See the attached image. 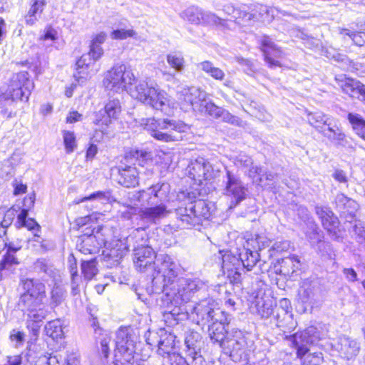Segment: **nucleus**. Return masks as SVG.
I'll return each instance as SVG.
<instances>
[{
	"mask_svg": "<svg viewBox=\"0 0 365 365\" xmlns=\"http://www.w3.org/2000/svg\"><path fill=\"white\" fill-rule=\"evenodd\" d=\"M126 241L133 243L135 268L141 272L152 273L151 287L148 289V292L150 294H163L161 302L164 304H181L189 299L193 290L202 285L198 279L178 278L181 270L180 264L168 255H156L153 249L146 245L148 236L145 229L134 230Z\"/></svg>",
	"mask_w": 365,
	"mask_h": 365,
	"instance_id": "nucleus-1",
	"label": "nucleus"
},
{
	"mask_svg": "<svg viewBox=\"0 0 365 365\" xmlns=\"http://www.w3.org/2000/svg\"><path fill=\"white\" fill-rule=\"evenodd\" d=\"M170 185L168 183H157L133 194V198L140 203L142 207L138 215L142 220L155 223L157 220L166 216Z\"/></svg>",
	"mask_w": 365,
	"mask_h": 365,
	"instance_id": "nucleus-2",
	"label": "nucleus"
},
{
	"mask_svg": "<svg viewBox=\"0 0 365 365\" xmlns=\"http://www.w3.org/2000/svg\"><path fill=\"white\" fill-rule=\"evenodd\" d=\"M22 287L24 292L18 301V309L26 315L28 322H41L48 313L43 303L45 284L38 279L28 278L22 280Z\"/></svg>",
	"mask_w": 365,
	"mask_h": 365,
	"instance_id": "nucleus-3",
	"label": "nucleus"
},
{
	"mask_svg": "<svg viewBox=\"0 0 365 365\" xmlns=\"http://www.w3.org/2000/svg\"><path fill=\"white\" fill-rule=\"evenodd\" d=\"M140 124L155 139L166 143L182 140L190 129L184 122L168 118H142Z\"/></svg>",
	"mask_w": 365,
	"mask_h": 365,
	"instance_id": "nucleus-4",
	"label": "nucleus"
},
{
	"mask_svg": "<svg viewBox=\"0 0 365 365\" xmlns=\"http://www.w3.org/2000/svg\"><path fill=\"white\" fill-rule=\"evenodd\" d=\"M322 336L317 327L310 326L302 331L297 332L286 339L297 349V356L302 365H319L322 362V353H309V346L315 344Z\"/></svg>",
	"mask_w": 365,
	"mask_h": 365,
	"instance_id": "nucleus-5",
	"label": "nucleus"
},
{
	"mask_svg": "<svg viewBox=\"0 0 365 365\" xmlns=\"http://www.w3.org/2000/svg\"><path fill=\"white\" fill-rule=\"evenodd\" d=\"M198 280L202 283V285L190 293V297L187 301H185L179 305H175L173 303L165 305L163 304V302H162L161 305L168 309L173 306L174 307L173 309L167 310L173 316H177L179 315L180 312H185L187 314H190V317L196 321L197 324L205 325L210 322L214 317L213 314H215V310L217 307L215 301L212 298H206L196 303L195 305H185V304L190 300L192 294L204 287V284L200 279Z\"/></svg>",
	"mask_w": 365,
	"mask_h": 365,
	"instance_id": "nucleus-6",
	"label": "nucleus"
},
{
	"mask_svg": "<svg viewBox=\"0 0 365 365\" xmlns=\"http://www.w3.org/2000/svg\"><path fill=\"white\" fill-rule=\"evenodd\" d=\"M150 158V153L144 150L133 149L125 154L124 160L130 164L120 165L118 168L117 181L125 187H135L138 185V171L135 166L138 164L143 166L144 163Z\"/></svg>",
	"mask_w": 365,
	"mask_h": 365,
	"instance_id": "nucleus-7",
	"label": "nucleus"
},
{
	"mask_svg": "<svg viewBox=\"0 0 365 365\" xmlns=\"http://www.w3.org/2000/svg\"><path fill=\"white\" fill-rule=\"evenodd\" d=\"M132 96L153 109L169 115L170 101L168 94L146 81H140L132 91Z\"/></svg>",
	"mask_w": 365,
	"mask_h": 365,
	"instance_id": "nucleus-8",
	"label": "nucleus"
},
{
	"mask_svg": "<svg viewBox=\"0 0 365 365\" xmlns=\"http://www.w3.org/2000/svg\"><path fill=\"white\" fill-rule=\"evenodd\" d=\"M178 227L189 228L202 222V219H208L210 210L208 204L203 200L190 202L185 207H179L175 210Z\"/></svg>",
	"mask_w": 365,
	"mask_h": 365,
	"instance_id": "nucleus-9",
	"label": "nucleus"
},
{
	"mask_svg": "<svg viewBox=\"0 0 365 365\" xmlns=\"http://www.w3.org/2000/svg\"><path fill=\"white\" fill-rule=\"evenodd\" d=\"M135 81L130 68L125 64H116L108 71L103 80V84L108 91L118 93L127 89Z\"/></svg>",
	"mask_w": 365,
	"mask_h": 365,
	"instance_id": "nucleus-10",
	"label": "nucleus"
},
{
	"mask_svg": "<svg viewBox=\"0 0 365 365\" xmlns=\"http://www.w3.org/2000/svg\"><path fill=\"white\" fill-rule=\"evenodd\" d=\"M138 340V334L133 328H119L115 333V361L133 360Z\"/></svg>",
	"mask_w": 365,
	"mask_h": 365,
	"instance_id": "nucleus-11",
	"label": "nucleus"
},
{
	"mask_svg": "<svg viewBox=\"0 0 365 365\" xmlns=\"http://www.w3.org/2000/svg\"><path fill=\"white\" fill-rule=\"evenodd\" d=\"M248 346L246 334L239 329H233L228 333L222 349L225 354H229L234 360L246 359Z\"/></svg>",
	"mask_w": 365,
	"mask_h": 365,
	"instance_id": "nucleus-12",
	"label": "nucleus"
},
{
	"mask_svg": "<svg viewBox=\"0 0 365 365\" xmlns=\"http://www.w3.org/2000/svg\"><path fill=\"white\" fill-rule=\"evenodd\" d=\"M34 88V84L29 79V73L20 72L12 75L6 91L15 101H27Z\"/></svg>",
	"mask_w": 365,
	"mask_h": 365,
	"instance_id": "nucleus-13",
	"label": "nucleus"
},
{
	"mask_svg": "<svg viewBox=\"0 0 365 365\" xmlns=\"http://www.w3.org/2000/svg\"><path fill=\"white\" fill-rule=\"evenodd\" d=\"M206 98L207 93L195 87L184 88L178 93L179 103L185 111L193 110L199 112Z\"/></svg>",
	"mask_w": 365,
	"mask_h": 365,
	"instance_id": "nucleus-14",
	"label": "nucleus"
},
{
	"mask_svg": "<svg viewBox=\"0 0 365 365\" xmlns=\"http://www.w3.org/2000/svg\"><path fill=\"white\" fill-rule=\"evenodd\" d=\"M189 177L195 184L200 185L203 181L215 178L218 170H215L212 165L203 158H198L190 162L187 167Z\"/></svg>",
	"mask_w": 365,
	"mask_h": 365,
	"instance_id": "nucleus-15",
	"label": "nucleus"
},
{
	"mask_svg": "<svg viewBox=\"0 0 365 365\" xmlns=\"http://www.w3.org/2000/svg\"><path fill=\"white\" fill-rule=\"evenodd\" d=\"M185 353L188 356L193 365H206V362L201 355L202 341L201 334L195 331L190 330L185 333Z\"/></svg>",
	"mask_w": 365,
	"mask_h": 365,
	"instance_id": "nucleus-16",
	"label": "nucleus"
},
{
	"mask_svg": "<svg viewBox=\"0 0 365 365\" xmlns=\"http://www.w3.org/2000/svg\"><path fill=\"white\" fill-rule=\"evenodd\" d=\"M225 194L232 197L230 208L246 198L247 189L240 180L230 171L226 172Z\"/></svg>",
	"mask_w": 365,
	"mask_h": 365,
	"instance_id": "nucleus-17",
	"label": "nucleus"
},
{
	"mask_svg": "<svg viewBox=\"0 0 365 365\" xmlns=\"http://www.w3.org/2000/svg\"><path fill=\"white\" fill-rule=\"evenodd\" d=\"M315 211L320 218L324 228L328 231L331 238L340 241L342 237L339 228V222L333 212L329 208L322 206H316Z\"/></svg>",
	"mask_w": 365,
	"mask_h": 365,
	"instance_id": "nucleus-18",
	"label": "nucleus"
},
{
	"mask_svg": "<svg viewBox=\"0 0 365 365\" xmlns=\"http://www.w3.org/2000/svg\"><path fill=\"white\" fill-rule=\"evenodd\" d=\"M343 92L351 98L365 101V85L359 81L348 78L346 75H338L335 78Z\"/></svg>",
	"mask_w": 365,
	"mask_h": 365,
	"instance_id": "nucleus-19",
	"label": "nucleus"
},
{
	"mask_svg": "<svg viewBox=\"0 0 365 365\" xmlns=\"http://www.w3.org/2000/svg\"><path fill=\"white\" fill-rule=\"evenodd\" d=\"M222 269L224 274H227V278L231 282H238L240 281L243 267L240 257L225 253L222 255Z\"/></svg>",
	"mask_w": 365,
	"mask_h": 365,
	"instance_id": "nucleus-20",
	"label": "nucleus"
},
{
	"mask_svg": "<svg viewBox=\"0 0 365 365\" xmlns=\"http://www.w3.org/2000/svg\"><path fill=\"white\" fill-rule=\"evenodd\" d=\"M319 291V282L310 279H304L299 287L298 294L301 302L311 307H313L318 301Z\"/></svg>",
	"mask_w": 365,
	"mask_h": 365,
	"instance_id": "nucleus-21",
	"label": "nucleus"
},
{
	"mask_svg": "<svg viewBox=\"0 0 365 365\" xmlns=\"http://www.w3.org/2000/svg\"><path fill=\"white\" fill-rule=\"evenodd\" d=\"M94 51L90 48L89 52L84 53L76 62V71L73 74L78 83H83L90 74V69L101 57H97Z\"/></svg>",
	"mask_w": 365,
	"mask_h": 365,
	"instance_id": "nucleus-22",
	"label": "nucleus"
},
{
	"mask_svg": "<svg viewBox=\"0 0 365 365\" xmlns=\"http://www.w3.org/2000/svg\"><path fill=\"white\" fill-rule=\"evenodd\" d=\"M104 244V239L99 235H91L86 232L78 237L76 242V248L83 254L97 253Z\"/></svg>",
	"mask_w": 365,
	"mask_h": 365,
	"instance_id": "nucleus-23",
	"label": "nucleus"
},
{
	"mask_svg": "<svg viewBox=\"0 0 365 365\" xmlns=\"http://www.w3.org/2000/svg\"><path fill=\"white\" fill-rule=\"evenodd\" d=\"M262 51L264 53V60L270 68L280 67L281 63L276 58L283 56L282 51L268 36H264L261 43Z\"/></svg>",
	"mask_w": 365,
	"mask_h": 365,
	"instance_id": "nucleus-24",
	"label": "nucleus"
},
{
	"mask_svg": "<svg viewBox=\"0 0 365 365\" xmlns=\"http://www.w3.org/2000/svg\"><path fill=\"white\" fill-rule=\"evenodd\" d=\"M335 349L341 357L349 360L358 355L360 351V344L351 337L341 336L339 337L335 344Z\"/></svg>",
	"mask_w": 365,
	"mask_h": 365,
	"instance_id": "nucleus-25",
	"label": "nucleus"
},
{
	"mask_svg": "<svg viewBox=\"0 0 365 365\" xmlns=\"http://www.w3.org/2000/svg\"><path fill=\"white\" fill-rule=\"evenodd\" d=\"M322 133L330 142L345 147L348 144L345 134L341 129L336 125V122L331 121L327 126L324 128Z\"/></svg>",
	"mask_w": 365,
	"mask_h": 365,
	"instance_id": "nucleus-26",
	"label": "nucleus"
},
{
	"mask_svg": "<svg viewBox=\"0 0 365 365\" xmlns=\"http://www.w3.org/2000/svg\"><path fill=\"white\" fill-rule=\"evenodd\" d=\"M255 305L251 307L253 312L257 313L261 318L267 319L269 317L276 306L275 302L269 297H257Z\"/></svg>",
	"mask_w": 365,
	"mask_h": 365,
	"instance_id": "nucleus-27",
	"label": "nucleus"
},
{
	"mask_svg": "<svg viewBox=\"0 0 365 365\" xmlns=\"http://www.w3.org/2000/svg\"><path fill=\"white\" fill-rule=\"evenodd\" d=\"M46 0H31L30 7L24 16L27 26H34L40 19L46 6Z\"/></svg>",
	"mask_w": 365,
	"mask_h": 365,
	"instance_id": "nucleus-28",
	"label": "nucleus"
},
{
	"mask_svg": "<svg viewBox=\"0 0 365 365\" xmlns=\"http://www.w3.org/2000/svg\"><path fill=\"white\" fill-rule=\"evenodd\" d=\"M300 261L296 256L285 257L279 261L278 267L275 266V272L284 277H291L299 269Z\"/></svg>",
	"mask_w": 365,
	"mask_h": 365,
	"instance_id": "nucleus-29",
	"label": "nucleus"
},
{
	"mask_svg": "<svg viewBox=\"0 0 365 365\" xmlns=\"http://www.w3.org/2000/svg\"><path fill=\"white\" fill-rule=\"evenodd\" d=\"M228 333H230V331H228L225 326L220 323H212L208 328L210 340L213 343H217L221 348L224 346V342L227 336H228Z\"/></svg>",
	"mask_w": 365,
	"mask_h": 365,
	"instance_id": "nucleus-30",
	"label": "nucleus"
},
{
	"mask_svg": "<svg viewBox=\"0 0 365 365\" xmlns=\"http://www.w3.org/2000/svg\"><path fill=\"white\" fill-rule=\"evenodd\" d=\"M240 261H242V267L243 271H250L257 264L260 262V254L258 250H252L249 247L245 248L239 255Z\"/></svg>",
	"mask_w": 365,
	"mask_h": 365,
	"instance_id": "nucleus-31",
	"label": "nucleus"
},
{
	"mask_svg": "<svg viewBox=\"0 0 365 365\" xmlns=\"http://www.w3.org/2000/svg\"><path fill=\"white\" fill-rule=\"evenodd\" d=\"M335 207L340 212L351 214L356 209V202L343 193H338L334 200Z\"/></svg>",
	"mask_w": 365,
	"mask_h": 365,
	"instance_id": "nucleus-32",
	"label": "nucleus"
},
{
	"mask_svg": "<svg viewBox=\"0 0 365 365\" xmlns=\"http://www.w3.org/2000/svg\"><path fill=\"white\" fill-rule=\"evenodd\" d=\"M307 121L313 126L319 133L323 131L331 120L327 115L320 112L309 113L307 115Z\"/></svg>",
	"mask_w": 365,
	"mask_h": 365,
	"instance_id": "nucleus-33",
	"label": "nucleus"
},
{
	"mask_svg": "<svg viewBox=\"0 0 365 365\" xmlns=\"http://www.w3.org/2000/svg\"><path fill=\"white\" fill-rule=\"evenodd\" d=\"M276 317L277 327L284 333H290L297 327V322L293 319L292 313L283 312V316H280V314L277 312Z\"/></svg>",
	"mask_w": 365,
	"mask_h": 365,
	"instance_id": "nucleus-34",
	"label": "nucleus"
},
{
	"mask_svg": "<svg viewBox=\"0 0 365 365\" xmlns=\"http://www.w3.org/2000/svg\"><path fill=\"white\" fill-rule=\"evenodd\" d=\"M175 336L173 334L165 333L160 336V339L158 341V352L162 356H164L171 352L175 347Z\"/></svg>",
	"mask_w": 365,
	"mask_h": 365,
	"instance_id": "nucleus-35",
	"label": "nucleus"
},
{
	"mask_svg": "<svg viewBox=\"0 0 365 365\" xmlns=\"http://www.w3.org/2000/svg\"><path fill=\"white\" fill-rule=\"evenodd\" d=\"M45 331L47 336L56 341L63 339L64 335L60 319L48 322L45 326Z\"/></svg>",
	"mask_w": 365,
	"mask_h": 365,
	"instance_id": "nucleus-36",
	"label": "nucleus"
},
{
	"mask_svg": "<svg viewBox=\"0 0 365 365\" xmlns=\"http://www.w3.org/2000/svg\"><path fill=\"white\" fill-rule=\"evenodd\" d=\"M233 19L237 24L249 26L255 21L256 15L248 11L246 6H242L237 9V14L233 15Z\"/></svg>",
	"mask_w": 365,
	"mask_h": 365,
	"instance_id": "nucleus-37",
	"label": "nucleus"
},
{
	"mask_svg": "<svg viewBox=\"0 0 365 365\" xmlns=\"http://www.w3.org/2000/svg\"><path fill=\"white\" fill-rule=\"evenodd\" d=\"M202 14V8L191 6L185 9L180 14V16L190 24L194 25H200V17Z\"/></svg>",
	"mask_w": 365,
	"mask_h": 365,
	"instance_id": "nucleus-38",
	"label": "nucleus"
},
{
	"mask_svg": "<svg viewBox=\"0 0 365 365\" xmlns=\"http://www.w3.org/2000/svg\"><path fill=\"white\" fill-rule=\"evenodd\" d=\"M14 101H16L7 94V91L4 93H0V108H2L1 113L6 118H13L16 115V113L9 108Z\"/></svg>",
	"mask_w": 365,
	"mask_h": 365,
	"instance_id": "nucleus-39",
	"label": "nucleus"
},
{
	"mask_svg": "<svg viewBox=\"0 0 365 365\" xmlns=\"http://www.w3.org/2000/svg\"><path fill=\"white\" fill-rule=\"evenodd\" d=\"M348 120L356 134L365 140V120L358 114L349 113Z\"/></svg>",
	"mask_w": 365,
	"mask_h": 365,
	"instance_id": "nucleus-40",
	"label": "nucleus"
},
{
	"mask_svg": "<svg viewBox=\"0 0 365 365\" xmlns=\"http://www.w3.org/2000/svg\"><path fill=\"white\" fill-rule=\"evenodd\" d=\"M163 357L164 364L170 365H193L191 360L188 359V356L185 357L182 356L180 354L176 352H171Z\"/></svg>",
	"mask_w": 365,
	"mask_h": 365,
	"instance_id": "nucleus-41",
	"label": "nucleus"
},
{
	"mask_svg": "<svg viewBox=\"0 0 365 365\" xmlns=\"http://www.w3.org/2000/svg\"><path fill=\"white\" fill-rule=\"evenodd\" d=\"M128 251V247L123 243L118 242L115 246L109 250V252L106 255L110 259L114 262L118 263L119 261L126 255Z\"/></svg>",
	"mask_w": 365,
	"mask_h": 365,
	"instance_id": "nucleus-42",
	"label": "nucleus"
},
{
	"mask_svg": "<svg viewBox=\"0 0 365 365\" xmlns=\"http://www.w3.org/2000/svg\"><path fill=\"white\" fill-rule=\"evenodd\" d=\"M97 262L96 259L91 260H84L81 263V271L85 279H92L98 273L96 267Z\"/></svg>",
	"mask_w": 365,
	"mask_h": 365,
	"instance_id": "nucleus-43",
	"label": "nucleus"
},
{
	"mask_svg": "<svg viewBox=\"0 0 365 365\" xmlns=\"http://www.w3.org/2000/svg\"><path fill=\"white\" fill-rule=\"evenodd\" d=\"M66 291L58 285H55L51 292L50 306L52 309L60 305L65 299Z\"/></svg>",
	"mask_w": 365,
	"mask_h": 365,
	"instance_id": "nucleus-44",
	"label": "nucleus"
},
{
	"mask_svg": "<svg viewBox=\"0 0 365 365\" xmlns=\"http://www.w3.org/2000/svg\"><path fill=\"white\" fill-rule=\"evenodd\" d=\"M201 25H220L225 26V20L218 17L215 14L205 11L202 9V14L200 17Z\"/></svg>",
	"mask_w": 365,
	"mask_h": 365,
	"instance_id": "nucleus-45",
	"label": "nucleus"
},
{
	"mask_svg": "<svg viewBox=\"0 0 365 365\" xmlns=\"http://www.w3.org/2000/svg\"><path fill=\"white\" fill-rule=\"evenodd\" d=\"M168 64L178 72H182L185 68V59L180 53L174 52L167 55Z\"/></svg>",
	"mask_w": 365,
	"mask_h": 365,
	"instance_id": "nucleus-46",
	"label": "nucleus"
},
{
	"mask_svg": "<svg viewBox=\"0 0 365 365\" xmlns=\"http://www.w3.org/2000/svg\"><path fill=\"white\" fill-rule=\"evenodd\" d=\"M327 58L341 63V68L344 70L352 71L356 68L355 64L352 61L348 58L346 56L339 53L337 51H334L333 54L331 56H327Z\"/></svg>",
	"mask_w": 365,
	"mask_h": 365,
	"instance_id": "nucleus-47",
	"label": "nucleus"
},
{
	"mask_svg": "<svg viewBox=\"0 0 365 365\" xmlns=\"http://www.w3.org/2000/svg\"><path fill=\"white\" fill-rule=\"evenodd\" d=\"M222 109V108L217 106L206 98L199 112L207 113L210 116L218 119L220 117Z\"/></svg>",
	"mask_w": 365,
	"mask_h": 365,
	"instance_id": "nucleus-48",
	"label": "nucleus"
},
{
	"mask_svg": "<svg viewBox=\"0 0 365 365\" xmlns=\"http://www.w3.org/2000/svg\"><path fill=\"white\" fill-rule=\"evenodd\" d=\"M104 108L110 119H116L121 112V106L118 99L109 100Z\"/></svg>",
	"mask_w": 365,
	"mask_h": 365,
	"instance_id": "nucleus-49",
	"label": "nucleus"
},
{
	"mask_svg": "<svg viewBox=\"0 0 365 365\" xmlns=\"http://www.w3.org/2000/svg\"><path fill=\"white\" fill-rule=\"evenodd\" d=\"M107 35L105 32H100L92 40L90 48L94 51L97 57H101L103 54V50L101 45L106 41Z\"/></svg>",
	"mask_w": 365,
	"mask_h": 365,
	"instance_id": "nucleus-50",
	"label": "nucleus"
},
{
	"mask_svg": "<svg viewBox=\"0 0 365 365\" xmlns=\"http://www.w3.org/2000/svg\"><path fill=\"white\" fill-rule=\"evenodd\" d=\"M63 138L66 153H71L76 148V136L73 132L63 130Z\"/></svg>",
	"mask_w": 365,
	"mask_h": 365,
	"instance_id": "nucleus-51",
	"label": "nucleus"
},
{
	"mask_svg": "<svg viewBox=\"0 0 365 365\" xmlns=\"http://www.w3.org/2000/svg\"><path fill=\"white\" fill-rule=\"evenodd\" d=\"M93 200H98L103 203H106L111 202L113 197L110 191H98L91 194L88 197H83L81 202Z\"/></svg>",
	"mask_w": 365,
	"mask_h": 365,
	"instance_id": "nucleus-52",
	"label": "nucleus"
},
{
	"mask_svg": "<svg viewBox=\"0 0 365 365\" xmlns=\"http://www.w3.org/2000/svg\"><path fill=\"white\" fill-rule=\"evenodd\" d=\"M26 334L23 331L14 329L10 331L9 339L15 348L23 346L25 342Z\"/></svg>",
	"mask_w": 365,
	"mask_h": 365,
	"instance_id": "nucleus-53",
	"label": "nucleus"
},
{
	"mask_svg": "<svg viewBox=\"0 0 365 365\" xmlns=\"http://www.w3.org/2000/svg\"><path fill=\"white\" fill-rule=\"evenodd\" d=\"M136 35L133 29H118L110 33V37L115 40H124L129 37H134Z\"/></svg>",
	"mask_w": 365,
	"mask_h": 365,
	"instance_id": "nucleus-54",
	"label": "nucleus"
},
{
	"mask_svg": "<svg viewBox=\"0 0 365 365\" xmlns=\"http://www.w3.org/2000/svg\"><path fill=\"white\" fill-rule=\"evenodd\" d=\"M237 62L243 67L244 71L249 75L254 73L257 68L255 63L249 59L237 57Z\"/></svg>",
	"mask_w": 365,
	"mask_h": 365,
	"instance_id": "nucleus-55",
	"label": "nucleus"
},
{
	"mask_svg": "<svg viewBox=\"0 0 365 365\" xmlns=\"http://www.w3.org/2000/svg\"><path fill=\"white\" fill-rule=\"evenodd\" d=\"M95 124H102L108 125L111 123V119L108 117V113L106 112L105 108L101 109L95 113V118L93 119Z\"/></svg>",
	"mask_w": 365,
	"mask_h": 365,
	"instance_id": "nucleus-56",
	"label": "nucleus"
},
{
	"mask_svg": "<svg viewBox=\"0 0 365 365\" xmlns=\"http://www.w3.org/2000/svg\"><path fill=\"white\" fill-rule=\"evenodd\" d=\"M339 34L343 36H349L357 46H361L363 45V41L361 40V36L359 33L351 31L346 29H339Z\"/></svg>",
	"mask_w": 365,
	"mask_h": 365,
	"instance_id": "nucleus-57",
	"label": "nucleus"
},
{
	"mask_svg": "<svg viewBox=\"0 0 365 365\" xmlns=\"http://www.w3.org/2000/svg\"><path fill=\"white\" fill-rule=\"evenodd\" d=\"M36 365H60V363L56 356L47 354L39 358Z\"/></svg>",
	"mask_w": 365,
	"mask_h": 365,
	"instance_id": "nucleus-58",
	"label": "nucleus"
},
{
	"mask_svg": "<svg viewBox=\"0 0 365 365\" xmlns=\"http://www.w3.org/2000/svg\"><path fill=\"white\" fill-rule=\"evenodd\" d=\"M353 232L357 236L359 242H365V228L361 222H356L353 227Z\"/></svg>",
	"mask_w": 365,
	"mask_h": 365,
	"instance_id": "nucleus-59",
	"label": "nucleus"
},
{
	"mask_svg": "<svg viewBox=\"0 0 365 365\" xmlns=\"http://www.w3.org/2000/svg\"><path fill=\"white\" fill-rule=\"evenodd\" d=\"M290 247V242L288 240H282L276 241L272 246V250L278 253L287 252Z\"/></svg>",
	"mask_w": 365,
	"mask_h": 365,
	"instance_id": "nucleus-60",
	"label": "nucleus"
},
{
	"mask_svg": "<svg viewBox=\"0 0 365 365\" xmlns=\"http://www.w3.org/2000/svg\"><path fill=\"white\" fill-rule=\"evenodd\" d=\"M212 321V323H220L225 326V324H228L227 317L225 312L220 310L219 308L216 307L215 310V314Z\"/></svg>",
	"mask_w": 365,
	"mask_h": 365,
	"instance_id": "nucleus-61",
	"label": "nucleus"
},
{
	"mask_svg": "<svg viewBox=\"0 0 365 365\" xmlns=\"http://www.w3.org/2000/svg\"><path fill=\"white\" fill-rule=\"evenodd\" d=\"M82 279L78 274L71 276V294L76 296L80 293V284Z\"/></svg>",
	"mask_w": 365,
	"mask_h": 365,
	"instance_id": "nucleus-62",
	"label": "nucleus"
},
{
	"mask_svg": "<svg viewBox=\"0 0 365 365\" xmlns=\"http://www.w3.org/2000/svg\"><path fill=\"white\" fill-rule=\"evenodd\" d=\"M251 242H256L258 246L259 251L269 246L271 241L268 238L262 235H257L255 240H251Z\"/></svg>",
	"mask_w": 365,
	"mask_h": 365,
	"instance_id": "nucleus-63",
	"label": "nucleus"
},
{
	"mask_svg": "<svg viewBox=\"0 0 365 365\" xmlns=\"http://www.w3.org/2000/svg\"><path fill=\"white\" fill-rule=\"evenodd\" d=\"M197 68L211 76L216 67L209 61H205L197 64Z\"/></svg>",
	"mask_w": 365,
	"mask_h": 365,
	"instance_id": "nucleus-64",
	"label": "nucleus"
}]
</instances>
